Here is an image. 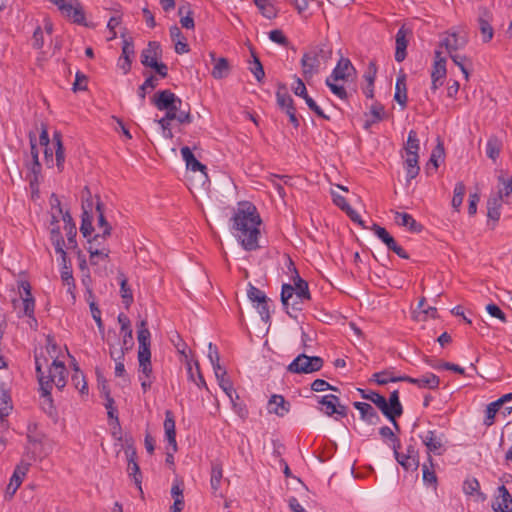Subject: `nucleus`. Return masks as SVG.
<instances>
[{"label": "nucleus", "instance_id": "f257e3e1", "mask_svg": "<svg viewBox=\"0 0 512 512\" xmlns=\"http://www.w3.org/2000/svg\"><path fill=\"white\" fill-rule=\"evenodd\" d=\"M231 221V229L237 232L236 237L243 249L254 251L260 248L258 239L262 219L253 203L249 201L239 202Z\"/></svg>", "mask_w": 512, "mask_h": 512}, {"label": "nucleus", "instance_id": "f03ea898", "mask_svg": "<svg viewBox=\"0 0 512 512\" xmlns=\"http://www.w3.org/2000/svg\"><path fill=\"white\" fill-rule=\"evenodd\" d=\"M294 275L291 276L293 284H283L280 300L289 317L297 320L303 316L304 305L311 300L308 282L302 279L297 268L293 266Z\"/></svg>", "mask_w": 512, "mask_h": 512}, {"label": "nucleus", "instance_id": "7ed1b4c3", "mask_svg": "<svg viewBox=\"0 0 512 512\" xmlns=\"http://www.w3.org/2000/svg\"><path fill=\"white\" fill-rule=\"evenodd\" d=\"M150 100L158 110L171 114V118L180 124H190L193 120L189 104H186L187 109H178L175 106L174 93L169 89L157 91Z\"/></svg>", "mask_w": 512, "mask_h": 512}, {"label": "nucleus", "instance_id": "20e7f679", "mask_svg": "<svg viewBox=\"0 0 512 512\" xmlns=\"http://www.w3.org/2000/svg\"><path fill=\"white\" fill-rule=\"evenodd\" d=\"M35 369L40 387L45 388V382L49 385L50 390H52L53 384H55L58 389L65 387L66 367L63 361L54 359L48 368V374L45 375V372L41 371L40 357L35 353Z\"/></svg>", "mask_w": 512, "mask_h": 512}, {"label": "nucleus", "instance_id": "39448f33", "mask_svg": "<svg viewBox=\"0 0 512 512\" xmlns=\"http://www.w3.org/2000/svg\"><path fill=\"white\" fill-rule=\"evenodd\" d=\"M24 294L20 293L17 298L12 300V306L18 318L28 317L36 320L34 316L35 300L31 293V286L28 282L21 284Z\"/></svg>", "mask_w": 512, "mask_h": 512}, {"label": "nucleus", "instance_id": "423d86ee", "mask_svg": "<svg viewBox=\"0 0 512 512\" xmlns=\"http://www.w3.org/2000/svg\"><path fill=\"white\" fill-rule=\"evenodd\" d=\"M276 102L279 109L284 112L289 122L295 129L300 126L299 118L297 117V110L294 104V100L287 91V86L284 83H278V89L276 91Z\"/></svg>", "mask_w": 512, "mask_h": 512}, {"label": "nucleus", "instance_id": "0eeeda50", "mask_svg": "<svg viewBox=\"0 0 512 512\" xmlns=\"http://www.w3.org/2000/svg\"><path fill=\"white\" fill-rule=\"evenodd\" d=\"M323 364L324 360L321 357L302 353L288 365L287 370L295 374H309L319 371Z\"/></svg>", "mask_w": 512, "mask_h": 512}, {"label": "nucleus", "instance_id": "6e6552de", "mask_svg": "<svg viewBox=\"0 0 512 512\" xmlns=\"http://www.w3.org/2000/svg\"><path fill=\"white\" fill-rule=\"evenodd\" d=\"M420 438L427 448V462L432 466L431 453L435 455H442L446 451L443 444L445 435L442 432L438 433L436 430H429L425 435H420Z\"/></svg>", "mask_w": 512, "mask_h": 512}, {"label": "nucleus", "instance_id": "1a4fd4ad", "mask_svg": "<svg viewBox=\"0 0 512 512\" xmlns=\"http://www.w3.org/2000/svg\"><path fill=\"white\" fill-rule=\"evenodd\" d=\"M370 229L386 245L388 250L394 252L402 259H409V254L400 245H398L394 237L386 230V228L373 223Z\"/></svg>", "mask_w": 512, "mask_h": 512}, {"label": "nucleus", "instance_id": "9d476101", "mask_svg": "<svg viewBox=\"0 0 512 512\" xmlns=\"http://www.w3.org/2000/svg\"><path fill=\"white\" fill-rule=\"evenodd\" d=\"M295 85L292 86V90L296 96L303 98L309 107V109L314 112L318 117L329 120V116L324 113V111L318 106V104L308 95L306 86L303 80L296 75Z\"/></svg>", "mask_w": 512, "mask_h": 512}, {"label": "nucleus", "instance_id": "9b49d317", "mask_svg": "<svg viewBox=\"0 0 512 512\" xmlns=\"http://www.w3.org/2000/svg\"><path fill=\"white\" fill-rule=\"evenodd\" d=\"M395 459L406 471H415L419 467V452L412 443L407 446L406 453L398 451Z\"/></svg>", "mask_w": 512, "mask_h": 512}, {"label": "nucleus", "instance_id": "f8f14e48", "mask_svg": "<svg viewBox=\"0 0 512 512\" xmlns=\"http://www.w3.org/2000/svg\"><path fill=\"white\" fill-rule=\"evenodd\" d=\"M122 54L118 60V66L123 70L124 74L131 71L132 58L134 57V41L132 37L126 38L123 34Z\"/></svg>", "mask_w": 512, "mask_h": 512}, {"label": "nucleus", "instance_id": "ddd939ff", "mask_svg": "<svg viewBox=\"0 0 512 512\" xmlns=\"http://www.w3.org/2000/svg\"><path fill=\"white\" fill-rule=\"evenodd\" d=\"M320 64H321V61L314 54L313 51L304 53L302 56V59H301L303 77L306 80L312 78L313 75H315L319 72Z\"/></svg>", "mask_w": 512, "mask_h": 512}, {"label": "nucleus", "instance_id": "4468645a", "mask_svg": "<svg viewBox=\"0 0 512 512\" xmlns=\"http://www.w3.org/2000/svg\"><path fill=\"white\" fill-rule=\"evenodd\" d=\"M492 19L490 11L486 7L479 8V17L478 24L479 29L482 34V39L484 43H488L491 41L494 35V30L492 25L490 24Z\"/></svg>", "mask_w": 512, "mask_h": 512}, {"label": "nucleus", "instance_id": "2eb2a0df", "mask_svg": "<svg viewBox=\"0 0 512 512\" xmlns=\"http://www.w3.org/2000/svg\"><path fill=\"white\" fill-rule=\"evenodd\" d=\"M68 5L70 9L64 10L61 13L63 16L69 18L73 23L88 27L86 22L85 11L79 0H69Z\"/></svg>", "mask_w": 512, "mask_h": 512}, {"label": "nucleus", "instance_id": "dca6fc26", "mask_svg": "<svg viewBox=\"0 0 512 512\" xmlns=\"http://www.w3.org/2000/svg\"><path fill=\"white\" fill-rule=\"evenodd\" d=\"M96 205L95 210L98 213V225H106V229L103 230L101 234H95L92 238L88 239V243H91L92 241H97L99 238L107 239L109 236H111L112 232V226L108 223L106 220V217L104 215L105 212V206L104 203L101 201L100 196L96 195Z\"/></svg>", "mask_w": 512, "mask_h": 512}, {"label": "nucleus", "instance_id": "f3484780", "mask_svg": "<svg viewBox=\"0 0 512 512\" xmlns=\"http://www.w3.org/2000/svg\"><path fill=\"white\" fill-rule=\"evenodd\" d=\"M492 508L495 512H512V496L504 485L498 487V496Z\"/></svg>", "mask_w": 512, "mask_h": 512}, {"label": "nucleus", "instance_id": "a211bd4d", "mask_svg": "<svg viewBox=\"0 0 512 512\" xmlns=\"http://www.w3.org/2000/svg\"><path fill=\"white\" fill-rule=\"evenodd\" d=\"M353 406L359 411L360 418L367 424L377 425L381 421L377 411L369 403L356 401Z\"/></svg>", "mask_w": 512, "mask_h": 512}, {"label": "nucleus", "instance_id": "6ab92c4d", "mask_svg": "<svg viewBox=\"0 0 512 512\" xmlns=\"http://www.w3.org/2000/svg\"><path fill=\"white\" fill-rule=\"evenodd\" d=\"M352 73L355 74L356 70L351 61L348 58L342 57L329 77H331L333 81L348 80Z\"/></svg>", "mask_w": 512, "mask_h": 512}, {"label": "nucleus", "instance_id": "aec40b11", "mask_svg": "<svg viewBox=\"0 0 512 512\" xmlns=\"http://www.w3.org/2000/svg\"><path fill=\"white\" fill-rule=\"evenodd\" d=\"M31 464L26 461H21L14 469L13 475L10 479V483L7 487V490H11V494L13 495L16 490L20 487L22 484L23 478L29 471Z\"/></svg>", "mask_w": 512, "mask_h": 512}, {"label": "nucleus", "instance_id": "412c9836", "mask_svg": "<svg viewBox=\"0 0 512 512\" xmlns=\"http://www.w3.org/2000/svg\"><path fill=\"white\" fill-rule=\"evenodd\" d=\"M164 430H165V435H166V439L168 441L169 446H171L173 452H176L177 451V441H176L175 418H174V414L171 410H166V412H165Z\"/></svg>", "mask_w": 512, "mask_h": 512}, {"label": "nucleus", "instance_id": "4be33fe9", "mask_svg": "<svg viewBox=\"0 0 512 512\" xmlns=\"http://www.w3.org/2000/svg\"><path fill=\"white\" fill-rule=\"evenodd\" d=\"M411 33L409 30L405 29L402 26L396 33L395 41H396V50H395V60L397 62H402L406 58V49L408 46L407 35Z\"/></svg>", "mask_w": 512, "mask_h": 512}, {"label": "nucleus", "instance_id": "5701e85b", "mask_svg": "<svg viewBox=\"0 0 512 512\" xmlns=\"http://www.w3.org/2000/svg\"><path fill=\"white\" fill-rule=\"evenodd\" d=\"M210 57L214 62V67L211 72L212 77L215 79L226 78L231 70L228 59L225 57L216 59L215 52H210Z\"/></svg>", "mask_w": 512, "mask_h": 512}, {"label": "nucleus", "instance_id": "b1692460", "mask_svg": "<svg viewBox=\"0 0 512 512\" xmlns=\"http://www.w3.org/2000/svg\"><path fill=\"white\" fill-rule=\"evenodd\" d=\"M290 403L282 395H272L268 402V411L279 417H284L290 411Z\"/></svg>", "mask_w": 512, "mask_h": 512}, {"label": "nucleus", "instance_id": "393cba45", "mask_svg": "<svg viewBox=\"0 0 512 512\" xmlns=\"http://www.w3.org/2000/svg\"><path fill=\"white\" fill-rule=\"evenodd\" d=\"M462 488L466 495L473 497L477 502H484L487 499L486 494L480 490L479 481L474 477L465 479Z\"/></svg>", "mask_w": 512, "mask_h": 512}, {"label": "nucleus", "instance_id": "a878e982", "mask_svg": "<svg viewBox=\"0 0 512 512\" xmlns=\"http://www.w3.org/2000/svg\"><path fill=\"white\" fill-rule=\"evenodd\" d=\"M223 478V466L219 460L211 462L210 485L214 496L222 497V493H218Z\"/></svg>", "mask_w": 512, "mask_h": 512}, {"label": "nucleus", "instance_id": "bb28decb", "mask_svg": "<svg viewBox=\"0 0 512 512\" xmlns=\"http://www.w3.org/2000/svg\"><path fill=\"white\" fill-rule=\"evenodd\" d=\"M395 222L399 226L406 227L412 233H420L424 229L421 223L417 222L412 215L406 212H395Z\"/></svg>", "mask_w": 512, "mask_h": 512}, {"label": "nucleus", "instance_id": "cd10ccee", "mask_svg": "<svg viewBox=\"0 0 512 512\" xmlns=\"http://www.w3.org/2000/svg\"><path fill=\"white\" fill-rule=\"evenodd\" d=\"M62 218L65 223L64 229L66 231L68 248L69 249H78V244L76 241V236H77L76 224L73 221V218H72L70 212L66 211L65 213H63Z\"/></svg>", "mask_w": 512, "mask_h": 512}, {"label": "nucleus", "instance_id": "c85d7f7f", "mask_svg": "<svg viewBox=\"0 0 512 512\" xmlns=\"http://www.w3.org/2000/svg\"><path fill=\"white\" fill-rule=\"evenodd\" d=\"M27 168L29 170V174L27 175V178L29 180V185L32 191H38L40 182L42 180V165L39 162V159H36L35 161H31L30 163H27Z\"/></svg>", "mask_w": 512, "mask_h": 512}, {"label": "nucleus", "instance_id": "c756f323", "mask_svg": "<svg viewBox=\"0 0 512 512\" xmlns=\"http://www.w3.org/2000/svg\"><path fill=\"white\" fill-rule=\"evenodd\" d=\"M50 240L52 245L54 246L55 252L60 254L61 262L66 265L67 261V253L64 250L65 241L61 234L60 227L56 225L54 228L50 230Z\"/></svg>", "mask_w": 512, "mask_h": 512}, {"label": "nucleus", "instance_id": "7c9ffc66", "mask_svg": "<svg viewBox=\"0 0 512 512\" xmlns=\"http://www.w3.org/2000/svg\"><path fill=\"white\" fill-rule=\"evenodd\" d=\"M170 37L172 41L175 43V52L177 54H184L189 52V45L186 42V38L184 37L180 28L176 25H173L169 29Z\"/></svg>", "mask_w": 512, "mask_h": 512}, {"label": "nucleus", "instance_id": "2f4dec72", "mask_svg": "<svg viewBox=\"0 0 512 512\" xmlns=\"http://www.w3.org/2000/svg\"><path fill=\"white\" fill-rule=\"evenodd\" d=\"M394 100L405 109L407 106V87H406V75L402 74L397 77L395 84Z\"/></svg>", "mask_w": 512, "mask_h": 512}, {"label": "nucleus", "instance_id": "473e14b6", "mask_svg": "<svg viewBox=\"0 0 512 512\" xmlns=\"http://www.w3.org/2000/svg\"><path fill=\"white\" fill-rule=\"evenodd\" d=\"M434 64L431 71V78L445 79L447 74L446 58L442 56L440 50L434 52Z\"/></svg>", "mask_w": 512, "mask_h": 512}, {"label": "nucleus", "instance_id": "72a5a7b5", "mask_svg": "<svg viewBox=\"0 0 512 512\" xmlns=\"http://www.w3.org/2000/svg\"><path fill=\"white\" fill-rule=\"evenodd\" d=\"M145 57L147 58V62L149 61H157L162 57V48L159 42L150 41L147 45V48L142 50L140 58L141 64L144 66Z\"/></svg>", "mask_w": 512, "mask_h": 512}, {"label": "nucleus", "instance_id": "f704fd0d", "mask_svg": "<svg viewBox=\"0 0 512 512\" xmlns=\"http://www.w3.org/2000/svg\"><path fill=\"white\" fill-rule=\"evenodd\" d=\"M466 44L465 39H461L455 32L449 33L439 44L440 47H445L448 54H454L456 50Z\"/></svg>", "mask_w": 512, "mask_h": 512}, {"label": "nucleus", "instance_id": "c9c22d12", "mask_svg": "<svg viewBox=\"0 0 512 512\" xmlns=\"http://www.w3.org/2000/svg\"><path fill=\"white\" fill-rule=\"evenodd\" d=\"M419 155L418 154H406L405 159V169H406V176L407 181H411L412 179L416 178L420 172L419 167Z\"/></svg>", "mask_w": 512, "mask_h": 512}, {"label": "nucleus", "instance_id": "e433bc0d", "mask_svg": "<svg viewBox=\"0 0 512 512\" xmlns=\"http://www.w3.org/2000/svg\"><path fill=\"white\" fill-rule=\"evenodd\" d=\"M120 334L122 335V346L121 348L126 351H130L134 346L133 329L131 322H120Z\"/></svg>", "mask_w": 512, "mask_h": 512}, {"label": "nucleus", "instance_id": "4c0bfd02", "mask_svg": "<svg viewBox=\"0 0 512 512\" xmlns=\"http://www.w3.org/2000/svg\"><path fill=\"white\" fill-rule=\"evenodd\" d=\"M391 412H403L398 390L392 391L388 399L384 397L383 413L391 414Z\"/></svg>", "mask_w": 512, "mask_h": 512}, {"label": "nucleus", "instance_id": "58836bf2", "mask_svg": "<svg viewBox=\"0 0 512 512\" xmlns=\"http://www.w3.org/2000/svg\"><path fill=\"white\" fill-rule=\"evenodd\" d=\"M45 384H47V382H45ZM40 390L41 396L43 398L41 401L42 410L50 417L56 415V409L53 404V399L51 395V390L49 389V385H46L45 388L40 387Z\"/></svg>", "mask_w": 512, "mask_h": 512}, {"label": "nucleus", "instance_id": "ea45409f", "mask_svg": "<svg viewBox=\"0 0 512 512\" xmlns=\"http://www.w3.org/2000/svg\"><path fill=\"white\" fill-rule=\"evenodd\" d=\"M417 387L418 388H427L431 390L438 389L440 385V378L431 372H427L426 374L422 375L421 377L417 378Z\"/></svg>", "mask_w": 512, "mask_h": 512}, {"label": "nucleus", "instance_id": "a19ab883", "mask_svg": "<svg viewBox=\"0 0 512 512\" xmlns=\"http://www.w3.org/2000/svg\"><path fill=\"white\" fill-rule=\"evenodd\" d=\"M12 399L8 391L1 389L0 393V422L4 423L12 410Z\"/></svg>", "mask_w": 512, "mask_h": 512}, {"label": "nucleus", "instance_id": "79ce46f5", "mask_svg": "<svg viewBox=\"0 0 512 512\" xmlns=\"http://www.w3.org/2000/svg\"><path fill=\"white\" fill-rule=\"evenodd\" d=\"M260 13L267 19H274L278 15V9L269 0H253Z\"/></svg>", "mask_w": 512, "mask_h": 512}, {"label": "nucleus", "instance_id": "37998d69", "mask_svg": "<svg viewBox=\"0 0 512 512\" xmlns=\"http://www.w3.org/2000/svg\"><path fill=\"white\" fill-rule=\"evenodd\" d=\"M502 206V201L500 197L492 196L487 200V216L489 219L493 221H498L500 218V208Z\"/></svg>", "mask_w": 512, "mask_h": 512}, {"label": "nucleus", "instance_id": "c03bdc74", "mask_svg": "<svg viewBox=\"0 0 512 512\" xmlns=\"http://www.w3.org/2000/svg\"><path fill=\"white\" fill-rule=\"evenodd\" d=\"M228 397H229V399L231 401L233 411L242 420H245L248 417V415H249V411H248V408H247L246 404L244 403V401L240 400V397L237 394V392H235L234 395H232V394L229 395Z\"/></svg>", "mask_w": 512, "mask_h": 512}, {"label": "nucleus", "instance_id": "a18cd8bd", "mask_svg": "<svg viewBox=\"0 0 512 512\" xmlns=\"http://www.w3.org/2000/svg\"><path fill=\"white\" fill-rule=\"evenodd\" d=\"M379 434L382 438L389 440L392 443L394 456H398V450L401 448L400 439L394 434L393 430L388 426H383L379 429Z\"/></svg>", "mask_w": 512, "mask_h": 512}, {"label": "nucleus", "instance_id": "49530a36", "mask_svg": "<svg viewBox=\"0 0 512 512\" xmlns=\"http://www.w3.org/2000/svg\"><path fill=\"white\" fill-rule=\"evenodd\" d=\"M501 147V141L496 136L489 137L486 144L487 157L495 161L499 157Z\"/></svg>", "mask_w": 512, "mask_h": 512}, {"label": "nucleus", "instance_id": "de8ad7c7", "mask_svg": "<svg viewBox=\"0 0 512 512\" xmlns=\"http://www.w3.org/2000/svg\"><path fill=\"white\" fill-rule=\"evenodd\" d=\"M92 221H93V216L89 211H87L86 206L84 205V212L82 213L80 232L82 233L83 237H85V238L91 236V234L94 231Z\"/></svg>", "mask_w": 512, "mask_h": 512}, {"label": "nucleus", "instance_id": "09e8293b", "mask_svg": "<svg viewBox=\"0 0 512 512\" xmlns=\"http://www.w3.org/2000/svg\"><path fill=\"white\" fill-rule=\"evenodd\" d=\"M243 329H245L248 332L251 339L253 333L257 338L261 339L267 335L270 329V322H253L251 329H249L248 327H243Z\"/></svg>", "mask_w": 512, "mask_h": 512}, {"label": "nucleus", "instance_id": "8fccbe9b", "mask_svg": "<svg viewBox=\"0 0 512 512\" xmlns=\"http://www.w3.org/2000/svg\"><path fill=\"white\" fill-rule=\"evenodd\" d=\"M499 183L502 184V187L499 188V191L496 197H500V200L506 199V202L509 203L510 198L512 197V179H504L503 176L498 177Z\"/></svg>", "mask_w": 512, "mask_h": 512}, {"label": "nucleus", "instance_id": "3c124183", "mask_svg": "<svg viewBox=\"0 0 512 512\" xmlns=\"http://www.w3.org/2000/svg\"><path fill=\"white\" fill-rule=\"evenodd\" d=\"M443 317L436 307L427 306L425 310H413V320H428Z\"/></svg>", "mask_w": 512, "mask_h": 512}, {"label": "nucleus", "instance_id": "603ef678", "mask_svg": "<svg viewBox=\"0 0 512 512\" xmlns=\"http://www.w3.org/2000/svg\"><path fill=\"white\" fill-rule=\"evenodd\" d=\"M358 391L361 394V397L363 399L369 400L372 403L375 404V406L383 413V406H384V396L379 394L376 391H369L367 392L364 389L358 388Z\"/></svg>", "mask_w": 512, "mask_h": 512}, {"label": "nucleus", "instance_id": "864d4df0", "mask_svg": "<svg viewBox=\"0 0 512 512\" xmlns=\"http://www.w3.org/2000/svg\"><path fill=\"white\" fill-rule=\"evenodd\" d=\"M127 473L129 477H131L137 486L138 490L140 491L141 495H143L142 490V473L139 467L138 462L128 463L127 464Z\"/></svg>", "mask_w": 512, "mask_h": 512}, {"label": "nucleus", "instance_id": "5fc2aeb1", "mask_svg": "<svg viewBox=\"0 0 512 512\" xmlns=\"http://www.w3.org/2000/svg\"><path fill=\"white\" fill-rule=\"evenodd\" d=\"M151 334L147 327V322H140V325L137 330V339L139 343V347H150L151 345Z\"/></svg>", "mask_w": 512, "mask_h": 512}, {"label": "nucleus", "instance_id": "6e6d98bb", "mask_svg": "<svg viewBox=\"0 0 512 512\" xmlns=\"http://www.w3.org/2000/svg\"><path fill=\"white\" fill-rule=\"evenodd\" d=\"M502 408L501 403L497 401H493L489 403L486 407V416L484 418V425L490 427L494 424L495 416Z\"/></svg>", "mask_w": 512, "mask_h": 512}, {"label": "nucleus", "instance_id": "4d7b16f0", "mask_svg": "<svg viewBox=\"0 0 512 512\" xmlns=\"http://www.w3.org/2000/svg\"><path fill=\"white\" fill-rule=\"evenodd\" d=\"M404 149L406 154H418L420 145L417 132L415 130L409 131Z\"/></svg>", "mask_w": 512, "mask_h": 512}, {"label": "nucleus", "instance_id": "13d9d810", "mask_svg": "<svg viewBox=\"0 0 512 512\" xmlns=\"http://www.w3.org/2000/svg\"><path fill=\"white\" fill-rule=\"evenodd\" d=\"M465 192H466L465 184L463 182H457L454 187V194H453L452 203H451L452 207L456 211H459V208L462 205Z\"/></svg>", "mask_w": 512, "mask_h": 512}, {"label": "nucleus", "instance_id": "bf43d9fd", "mask_svg": "<svg viewBox=\"0 0 512 512\" xmlns=\"http://www.w3.org/2000/svg\"><path fill=\"white\" fill-rule=\"evenodd\" d=\"M422 479H423V482L427 486H434V487H436V485H437V476H436V473L434 471V464L433 463H432V466L430 465V467L427 465V463H424L422 465Z\"/></svg>", "mask_w": 512, "mask_h": 512}, {"label": "nucleus", "instance_id": "052dcab7", "mask_svg": "<svg viewBox=\"0 0 512 512\" xmlns=\"http://www.w3.org/2000/svg\"><path fill=\"white\" fill-rule=\"evenodd\" d=\"M158 85V79L154 75H150L146 78V80L141 84L137 90L138 97L144 101L146 98L147 90L154 89Z\"/></svg>", "mask_w": 512, "mask_h": 512}, {"label": "nucleus", "instance_id": "680f3d73", "mask_svg": "<svg viewBox=\"0 0 512 512\" xmlns=\"http://www.w3.org/2000/svg\"><path fill=\"white\" fill-rule=\"evenodd\" d=\"M185 10L187 12V15L184 17H181V19H180L181 26L185 29H193L195 27V23H194V19L192 17L193 12L190 10L189 5L179 6L178 14L181 16Z\"/></svg>", "mask_w": 512, "mask_h": 512}, {"label": "nucleus", "instance_id": "e2e57ef3", "mask_svg": "<svg viewBox=\"0 0 512 512\" xmlns=\"http://www.w3.org/2000/svg\"><path fill=\"white\" fill-rule=\"evenodd\" d=\"M89 254H90V264L91 265H97L98 264V261H97V258H101L102 260H109V254H110V249L108 248H102V249H93V247L90 245L88 248H87Z\"/></svg>", "mask_w": 512, "mask_h": 512}, {"label": "nucleus", "instance_id": "0e129e2a", "mask_svg": "<svg viewBox=\"0 0 512 512\" xmlns=\"http://www.w3.org/2000/svg\"><path fill=\"white\" fill-rule=\"evenodd\" d=\"M46 350L50 357L53 358V360H59L61 349L56 343L54 335L50 333L46 335Z\"/></svg>", "mask_w": 512, "mask_h": 512}, {"label": "nucleus", "instance_id": "69168bd1", "mask_svg": "<svg viewBox=\"0 0 512 512\" xmlns=\"http://www.w3.org/2000/svg\"><path fill=\"white\" fill-rule=\"evenodd\" d=\"M320 61L327 62L332 57V47L326 43H321L312 50Z\"/></svg>", "mask_w": 512, "mask_h": 512}, {"label": "nucleus", "instance_id": "338daca9", "mask_svg": "<svg viewBox=\"0 0 512 512\" xmlns=\"http://www.w3.org/2000/svg\"><path fill=\"white\" fill-rule=\"evenodd\" d=\"M44 435L38 431L37 423H29L27 426V440L30 443H42Z\"/></svg>", "mask_w": 512, "mask_h": 512}, {"label": "nucleus", "instance_id": "774afa93", "mask_svg": "<svg viewBox=\"0 0 512 512\" xmlns=\"http://www.w3.org/2000/svg\"><path fill=\"white\" fill-rule=\"evenodd\" d=\"M249 70L259 83H263L265 78V71L260 60L249 61Z\"/></svg>", "mask_w": 512, "mask_h": 512}]
</instances>
